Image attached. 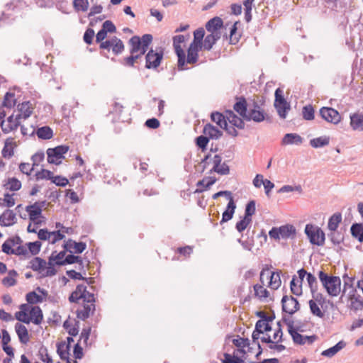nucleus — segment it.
<instances>
[{"label":"nucleus","instance_id":"1","mask_svg":"<svg viewBox=\"0 0 363 363\" xmlns=\"http://www.w3.org/2000/svg\"><path fill=\"white\" fill-rule=\"evenodd\" d=\"M318 278L330 296H337L341 291V279L339 277L329 275L323 271L318 272Z\"/></svg>","mask_w":363,"mask_h":363},{"label":"nucleus","instance_id":"2","mask_svg":"<svg viewBox=\"0 0 363 363\" xmlns=\"http://www.w3.org/2000/svg\"><path fill=\"white\" fill-rule=\"evenodd\" d=\"M153 37L151 34H144L142 37L133 35L128 40L130 45V53L135 54L141 50L142 54H145L150 50L149 46L152 43Z\"/></svg>","mask_w":363,"mask_h":363},{"label":"nucleus","instance_id":"3","mask_svg":"<svg viewBox=\"0 0 363 363\" xmlns=\"http://www.w3.org/2000/svg\"><path fill=\"white\" fill-rule=\"evenodd\" d=\"M164 56V48L158 47L155 50L151 48L145 54L146 69H157L161 64Z\"/></svg>","mask_w":363,"mask_h":363},{"label":"nucleus","instance_id":"4","mask_svg":"<svg viewBox=\"0 0 363 363\" xmlns=\"http://www.w3.org/2000/svg\"><path fill=\"white\" fill-rule=\"evenodd\" d=\"M304 231L312 245L318 246L324 245L325 235L320 228L309 223L306 225Z\"/></svg>","mask_w":363,"mask_h":363},{"label":"nucleus","instance_id":"5","mask_svg":"<svg viewBox=\"0 0 363 363\" xmlns=\"http://www.w3.org/2000/svg\"><path fill=\"white\" fill-rule=\"evenodd\" d=\"M173 47L176 55L177 56V67L179 70H184L185 68V51L182 48L181 43L185 41V37L184 35H174L172 38Z\"/></svg>","mask_w":363,"mask_h":363},{"label":"nucleus","instance_id":"6","mask_svg":"<svg viewBox=\"0 0 363 363\" xmlns=\"http://www.w3.org/2000/svg\"><path fill=\"white\" fill-rule=\"evenodd\" d=\"M283 92H274L275 99L274 106L281 119L286 118L289 111L291 109L290 103L286 101Z\"/></svg>","mask_w":363,"mask_h":363},{"label":"nucleus","instance_id":"7","mask_svg":"<svg viewBox=\"0 0 363 363\" xmlns=\"http://www.w3.org/2000/svg\"><path fill=\"white\" fill-rule=\"evenodd\" d=\"M69 150L67 145H58L54 148H48L47 150L48 162L59 165L61 164V160L64 158V155Z\"/></svg>","mask_w":363,"mask_h":363},{"label":"nucleus","instance_id":"8","mask_svg":"<svg viewBox=\"0 0 363 363\" xmlns=\"http://www.w3.org/2000/svg\"><path fill=\"white\" fill-rule=\"evenodd\" d=\"M282 311L292 315L300 310L301 306L296 298L284 295L281 301Z\"/></svg>","mask_w":363,"mask_h":363},{"label":"nucleus","instance_id":"9","mask_svg":"<svg viewBox=\"0 0 363 363\" xmlns=\"http://www.w3.org/2000/svg\"><path fill=\"white\" fill-rule=\"evenodd\" d=\"M280 273L281 271L270 272L268 269H263L260 272V281L264 284V278L266 276L267 279H269L268 286L274 290L277 289L281 283Z\"/></svg>","mask_w":363,"mask_h":363},{"label":"nucleus","instance_id":"10","mask_svg":"<svg viewBox=\"0 0 363 363\" xmlns=\"http://www.w3.org/2000/svg\"><path fill=\"white\" fill-rule=\"evenodd\" d=\"M102 47H105L103 50L109 52L111 50L115 55H119L125 49V45L121 39L116 36H113L111 38L107 40V43L103 44Z\"/></svg>","mask_w":363,"mask_h":363},{"label":"nucleus","instance_id":"11","mask_svg":"<svg viewBox=\"0 0 363 363\" xmlns=\"http://www.w3.org/2000/svg\"><path fill=\"white\" fill-rule=\"evenodd\" d=\"M320 116L327 122L337 124L341 119L339 112L330 107H322L320 109Z\"/></svg>","mask_w":363,"mask_h":363},{"label":"nucleus","instance_id":"12","mask_svg":"<svg viewBox=\"0 0 363 363\" xmlns=\"http://www.w3.org/2000/svg\"><path fill=\"white\" fill-rule=\"evenodd\" d=\"M15 8L16 6L13 3L6 4V9L2 12L0 17V27L5 24H10L15 20L16 17L13 13Z\"/></svg>","mask_w":363,"mask_h":363},{"label":"nucleus","instance_id":"13","mask_svg":"<svg viewBox=\"0 0 363 363\" xmlns=\"http://www.w3.org/2000/svg\"><path fill=\"white\" fill-rule=\"evenodd\" d=\"M17 223L16 213L12 210L6 209L0 216V225L9 227Z\"/></svg>","mask_w":363,"mask_h":363},{"label":"nucleus","instance_id":"14","mask_svg":"<svg viewBox=\"0 0 363 363\" xmlns=\"http://www.w3.org/2000/svg\"><path fill=\"white\" fill-rule=\"evenodd\" d=\"M17 147V143L13 138H8L4 142V146L1 150L2 157L6 159H10L14 155V149Z\"/></svg>","mask_w":363,"mask_h":363},{"label":"nucleus","instance_id":"15","mask_svg":"<svg viewBox=\"0 0 363 363\" xmlns=\"http://www.w3.org/2000/svg\"><path fill=\"white\" fill-rule=\"evenodd\" d=\"M31 306L28 303H22L19 306V311L15 313V318L19 322L25 324H29L28 313L30 311Z\"/></svg>","mask_w":363,"mask_h":363},{"label":"nucleus","instance_id":"16","mask_svg":"<svg viewBox=\"0 0 363 363\" xmlns=\"http://www.w3.org/2000/svg\"><path fill=\"white\" fill-rule=\"evenodd\" d=\"M267 115L264 112L263 109L261 110H255V109H249L247 115L245 118L247 121H253L257 123H260L264 121L267 118Z\"/></svg>","mask_w":363,"mask_h":363},{"label":"nucleus","instance_id":"17","mask_svg":"<svg viewBox=\"0 0 363 363\" xmlns=\"http://www.w3.org/2000/svg\"><path fill=\"white\" fill-rule=\"evenodd\" d=\"M28 315L29 323L32 322L35 325H40L43 319V314L42 309L38 306H31L30 311Z\"/></svg>","mask_w":363,"mask_h":363},{"label":"nucleus","instance_id":"18","mask_svg":"<svg viewBox=\"0 0 363 363\" xmlns=\"http://www.w3.org/2000/svg\"><path fill=\"white\" fill-rule=\"evenodd\" d=\"M350 125L353 130L363 131V113H354L350 116Z\"/></svg>","mask_w":363,"mask_h":363},{"label":"nucleus","instance_id":"19","mask_svg":"<svg viewBox=\"0 0 363 363\" xmlns=\"http://www.w3.org/2000/svg\"><path fill=\"white\" fill-rule=\"evenodd\" d=\"M235 208H236V204L234 201V199H230V201H228V203L226 206L225 210L223 211V213L222 214V219L220 221V223L223 224V223L231 220L235 213Z\"/></svg>","mask_w":363,"mask_h":363},{"label":"nucleus","instance_id":"20","mask_svg":"<svg viewBox=\"0 0 363 363\" xmlns=\"http://www.w3.org/2000/svg\"><path fill=\"white\" fill-rule=\"evenodd\" d=\"M203 133L210 139H218L223 135V132L211 123L204 125Z\"/></svg>","mask_w":363,"mask_h":363},{"label":"nucleus","instance_id":"21","mask_svg":"<svg viewBox=\"0 0 363 363\" xmlns=\"http://www.w3.org/2000/svg\"><path fill=\"white\" fill-rule=\"evenodd\" d=\"M15 330L21 343L27 344L29 342L28 330L24 325L19 323H16Z\"/></svg>","mask_w":363,"mask_h":363},{"label":"nucleus","instance_id":"22","mask_svg":"<svg viewBox=\"0 0 363 363\" xmlns=\"http://www.w3.org/2000/svg\"><path fill=\"white\" fill-rule=\"evenodd\" d=\"M205 27L208 32L218 31L223 27V21L220 17L215 16L206 22Z\"/></svg>","mask_w":363,"mask_h":363},{"label":"nucleus","instance_id":"23","mask_svg":"<svg viewBox=\"0 0 363 363\" xmlns=\"http://www.w3.org/2000/svg\"><path fill=\"white\" fill-rule=\"evenodd\" d=\"M225 114L226 121L228 120L233 126L241 130L245 128V123L243 120L238 116L233 111H226Z\"/></svg>","mask_w":363,"mask_h":363},{"label":"nucleus","instance_id":"24","mask_svg":"<svg viewBox=\"0 0 363 363\" xmlns=\"http://www.w3.org/2000/svg\"><path fill=\"white\" fill-rule=\"evenodd\" d=\"M254 231H252V235H249V230L247 231L246 234L242 235L240 238L238 239V242L241 245L244 250L251 251L255 245V240L253 238Z\"/></svg>","mask_w":363,"mask_h":363},{"label":"nucleus","instance_id":"25","mask_svg":"<svg viewBox=\"0 0 363 363\" xmlns=\"http://www.w3.org/2000/svg\"><path fill=\"white\" fill-rule=\"evenodd\" d=\"M248 105L245 98L241 97L233 106L234 110L245 120L248 113Z\"/></svg>","mask_w":363,"mask_h":363},{"label":"nucleus","instance_id":"26","mask_svg":"<svg viewBox=\"0 0 363 363\" xmlns=\"http://www.w3.org/2000/svg\"><path fill=\"white\" fill-rule=\"evenodd\" d=\"M23 118V114L19 113L16 115V118H13L14 122L13 124H8L4 125L5 121H1L0 126L2 129L3 133H9L11 131L16 130L18 126L21 125V119Z\"/></svg>","mask_w":363,"mask_h":363},{"label":"nucleus","instance_id":"27","mask_svg":"<svg viewBox=\"0 0 363 363\" xmlns=\"http://www.w3.org/2000/svg\"><path fill=\"white\" fill-rule=\"evenodd\" d=\"M303 138L297 133H286L281 140L282 145H297L303 143Z\"/></svg>","mask_w":363,"mask_h":363},{"label":"nucleus","instance_id":"28","mask_svg":"<svg viewBox=\"0 0 363 363\" xmlns=\"http://www.w3.org/2000/svg\"><path fill=\"white\" fill-rule=\"evenodd\" d=\"M279 228L281 238L284 240L294 238L296 233L295 227L291 224H286Z\"/></svg>","mask_w":363,"mask_h":363},{"label":"nucleus","instance_id":"29","mask_svg":"<svg viewBox=\"0 0 363 363\" xmlns=\"http://www.w3.org/2000/svg\"><path fill=\"white\" fill-rule=\"evenodd\" d=\"M346 346V342L344 340L339 341L334 346L323 350L321 353V355L331 358L335 356L338 352L345 348Z\"/></svg>","mask_w":363,"mask_h":363},{"label":"nucleus","instance_id":"30","mask_svg":"<svg viewBox=\"0 0 363 363\" xmlns=\"http://www.w3.org/2000/svg\"><path fill=\"white\" fill-rule=\"evenodd\" d=\"M26 211L28 213L29 219L30 220H35L42 215V209L38 206V202H35L32 205L27 206Z\"/></svg>","mask_w":363,"mask_h":363},{"label":"nucleus","instance_id":"31","mask_svg":"<svg viewBox=\"0 0 363 363\" xmlns=\"http://www.w3.org/2000/svg\"><path fill=\"white\" fill-rule=\"evenodd\" d=\"M29 267L32 269L35 272H41L46 268L47 262L43 258L39 257H35L33 258L30 262Z\"/></svg>","mask_w":363,"mask_h":363},{"label":"nucleus","instance_id":"32","mask_svg":"<svg viewBox=\"0 0 363 363\" xmlns=\"http://www.w3.org/2000/svg\"><path fill=\"white\" fill-rule=\"evenodd\" d=\"M351 235L359 242H363V223H353L350 228Z\"/></svg>","mask_w":363,"mask_h":363},{"label":"nucleus","instance_id":"33","mask_svg":"<svg viewBox=\"0 0 363 363\" xmlns=\"http://www.w3.org/2000/svg\"><path fill=\"white\" fill-rule=\"evenodd\" d=\"M36 135L39 139L50 140L53 137V130L50 126L45 125L37 129Z\"/></svg>","mask_w":363,"mask_h":363},{"label":"nucleus","instance_id":"34","mask_svg":"<svg viewBox=\"0 0 363 363\" xmlns=\"http://www.w3.org/2000/svg\"><path fill=\"white\" fill-rule=\"evenodd\" d=\"M34 108V104L30 101H24L18 105V111L23 114V118L27 119L32 113Z\"/></svg>","mask_w":363,"mask_h":363},{"label":"nucleus","instance_id":"35","mask_svg":"<svg viewBox=\"0 0 363 363\" xmlns=\"http://www.w3.org/2000/svg\"><path fill=\"white\" fill-rule=\"evenodd\" d=\"M95 311V305L94 304H84V308L82 310L77 311V317L79 319L82 320H85L90 315L91 311Z\"/></svg>","mask_w":363,"mask_h":363},{"label":"nucleus","instance_id":"36","mask_svg":"<svg viewBox=\"0 0 363 363\" xmlns=\"http://www.w3.org/2000/svg\"><path fill=\"white\" fill-rule=\"evenodd\" d=\"M290 290L293 294L297 296H300L303 294L302 284L298 281L296 275L293 276L290 282Z\"/></svg>","mask_w":363,"mask_h":363},{"label":"nucleus","instance_id":"37","mask_svg":"<svg viewBox=\"0 0 363 363\" xmlns=\"http://www.w3.org/2000/svg\"><path fill=\"white\" fill-rule=\"evenodd\" d=\"M342 221V214L340 213H334L328 220V228L330 231H335L338 228Z\"/></svg>","mask_w":363,"mask_h":363},{"label":"nucleus","instance_id":"38","mask_svg":"<svg viewBox=\"0 0 363 363\" xmlns=\"http://www.w3.org/2000/svg\"><path fill=\"white\" fill-rule=\"evenodd\" d=\"M211 119L215 122L221 128L223 126H227L226 115L224 116L223 113L219 112H213L211 114Z\"/></svg>","mask_w":363,"mask_h":363},{"label":"nucleus","instance_id":"39","mask_svg":"<svg viewBox=\"0 0 363 363\" xmlns=\"http://www.w3.org/2000/svg\"><path fill=\"white\" fill-rule=\"evenodd\" d=\"M330 143V138L327 136L318 137L310 140V145L314 148H319L326 146Z\"/></svg>","mask_w":363,"mask_h":363},{"label":"nucleus","instance_id":"40","mask_svg":"<svg viewBox=\"0 0 363 363\" xmlns=\"http://www.w3.org/2000/svg\"><path fill=\"white\" fill-rule=\"evenodd\" d=\"M255 296L260 301H263L269 296V292L267 289H264L262 285L255 284L254 286Z\"/></svg>","mask_w":363,"mask_h":363},{"label":"nucleus","instance_id":"41","mask_svg":"<svg viewBox=\"0 0 363 363\" xmlns=\"http://www.w3.org/2000/svg\"><path fill=\"white\" fill-rule=\"evenodd\" d=\"M9 276L3 278L1 282L4 286H13L16 284V277L18 276V273L15 269L9 270Z\"/></svg>","mask_w":363,"mask_h":363},{"label":"nucleus","instance_id":"42","mask_svg":"<svg viewBox=\"0 0 363 363\" xmlns=\"http://www.w3.org/2000/svg\"><path fill=\"white\" fill-rule=\"evenodd\" d=\"M77 263L78 264H82V259L80 256L74 255L72 254L67 255L63 261H60L58 264L62 265L72 264Z\"/></svg>","mask_w":363,"mask_h":363},{"label":"nucleus","instance_id":"43","mask_svg":"<svg viewBox=\"0 0 363 363\" xmlns=\"http://www.w3.org/2000/svg\"><path fill=\"white\" fill-rule=\"evenodd\" d=\"M39 359L45 362V363H52V359L51 356L48 353V348L44 346L41 345L38 350V354Z\"/></svg>","mask_w":363,"mask_h":363},{"label":"nucleus","instance_id":"44","mask_svg":"<svg viewBox=\"0 0 363 363\" xmlns=\"http://www.w3.org/2000/svg\"><path fill=\"white\" fill-rule=\"evenodd\" d=\"M0 89H7L8 91H20V88L6 79L4 76L0 75Z\"/></svg>","mask_w":363,"mask_h":363},{"label":"nucleus","instance_id":"45","mask_svg":"<svg viewBox=\"0 0 363 363\" xmlns=\"http://www.w3.org/2000/svg\"><path fill=\"white\" fill-rule=\"evenodd\" d=\"M209 138L205 135H199L196 138L195 143L196 145L201 150L202 152H204L207 149L208 144L209 143Z\"/></svg>","mask_w":363,"mask_h":363},{"label":"nucleus","instance_id":"46","mask_svg":"<svg viewBox=\"0 0 363 363\" xmlns=\"http://www.w3.org/2000/svg\"><path fill=\"white\" fill-rule=\"evenodd\" d=\"M187 55H185V64L194 65L198 62L199 52L190 48H187Z\"/></svg>","mask_w":363,"mask_h":363},{"label":"nucleus","instance_id":"47","mask_svg":"<svg viewBox=\"0 0 363 363\" xmlns=\"http://www.w3.org/2000/svg\"><path fill=\"white\" fill-rule=\"evenodd\" d=\"M255 0H245L243 5L245 6V20L249 23L252 20V4Z\"/></svg>","mask_w":363,"mask_h":363},{"label":"nucleus","instance_id":"48","mask_svg":"<svg viewBox=\"0 0 363 363\" xmlns=\"http://www.w3.org/2000/svg\"><path fill=\"white\" fill-rule=\"evenodd\" d=\"M330 241L334 245H339L344 240V235L340 231H337L335 230V231H331L330 233L328 235Z\"/></svg>","mask_w":363,"mask_h":363},{"label":"nucleus","instance_id":"49","mask_svg":"<svg viewBox=\"0 0 363 363\" xmlns=\"http://www.w3.org/2000/svg\"><path fill=\"white\" fill-rule=\"evenodd\" d=\"M26 299L28 304H35L43 301V297L34 291L28 293L26 296Z\"/></svg>","mask_w":363,"mask_h":363},{"label":"nucleus","instance_id":"50","mask_svg":"<svg viewBox=\"0 0 363 363\" xmlns=\"http://www.w3.org/2000/svg\"><path fill=\"white\" fill-rule=\"evenodd\" d=\"M14 96V92H6L2 106L9 108L13 107L16 105Z\"/></svg>","mask_w":363,"mask_h":363},{"label":"nucleus","instance_id":"51","mask_svg":"<svg viewBox=\"0 0 363 363\" xmlns=\"http://www.w3.org/2000/svg\"><path fill=\"white\" fill-rule=\"evenodd\" d=\"M314 108L312 105L304 106L302 108V116L303 119L306 121H311L314 118Z\"/></svg>","mask_w":363,"mask_h":363},{"label":"nucleus","instance_id":"52","mask_svg":"<svg viewBox=\"0 0 363 363\" xmlns=\"http://www.w3.org/2000/svg\"><path fill=\"white\" fill-rule=\"evenodd\" d=\"M107 33L101 28L97 33L96 34V43L99 44V49L104 50L105 47H102L103 44L107 43V40H105L107 38Z\"/></svg>","mask_w":363,"mask_h":363},{"label":"nucleus","instance_id":"53","mask_svg":"<svg viewBox=\"0 0 363 363\" xmlns=\"http://www.w3.org/2000/svg\"><path fill=\"white\" fill-rule=\"evenodd\" d=\"M73 7L76 11H86L89 8L88 0H74Z\"/></svg>","mask_w":363,"mask_h":363},{"label":"nucleus","instance_id":"54","mask_svg":"<svg viewBox=\"0 0 363 363\" xmlns=\"http://www.w3.org/2000/svg\"><path fill=\"white\" fill-rule=\"evenodd\" d=\"M309 307L311 312L313 315L318 317L323 318L324 316V313L320 310L318 307L317 303L313 300H310L308 301Z\"/></svg>","mask_w":363,"mask_h":363},{"label":"nucleus","instance_id":"55","mask_svg":"<svg viewBox=\"0 0 363 363\" xmlns=\"http://www.w3.org/2000/svg\"><path fill=\"white\" fill-rule=\"evenodd\" d=\"M26 245L30 254L35 256L40 252L42 243L40 241H35L29 242Z\"/></svg>","mask_w":363,"mask_h":363},{"label":"nucleus","instance_id":"56","mask_svg":"<svg viewBox=\"0 0 363 363\" xmlns=\"http://www.w3.org/2000/svg\"><path fill=\"white\" fill-rule=\"evenodd\" d=\"M95 32L91 28H87L83 35V40L86 45H91L94 42Z\"/></svg>","mask_w":363,"mask_h":363},{"label":"nucleus","instance_id":"57","mask_svg":"<svg viewBox=\"0 0 363 363\" xmlns=\"http://www.w3.org/2000/svg\"><path fill=\"white\" fill-rule=\"evenodd\" d=\"M288 333L291 335L294 344L298 345H303L305 344L304 335H302L299 333L294 332L291 330H288Z\"/></svg>","mask_w":363,"mask_h":363},{"label":"nucleus","instance_id":"58","mask_svg":"<svg viewBox=\"0 0 363 363\" xmlns=\"http://www.w3.org/2000/svg\"><path fill=\"white\" fill-rule=\"evenodd\" d=\"M240 23V21H235L230 30V44L235 45L239 41V38L235 35L238 31V24Z\"/></svg>","mask_w":363,"mask_h":363},{"label":"nucleus","instance_id":"59","mask_svg":"<svg viewBox=\"0 0 363 363\" xmlns=\"http://www.w3.org/2000/svg\"><path fill=\"white\" fill-rule=\"evenodd\" d=\"M283 322L287 325L288 330H291L296 333H302L304 331V330L302 328L301 325H294V320H290L287 318L286 317L284 316L282 318Z\"/></svg>","mask_w":363,"mask_h":363},{"label":"nucleus","instance_id":"60","mask_svg":"<svg viewBox=\"0 0 363 363\" xmlns=\"http://www.w3.org/2000/svg\"><path fill=\"white\" fill-rule=\"evenodd\" d=\"M255 204V200H251L247 203L245 210V217L252 218V215L255 214L256 211Z\"/></svg>","mask_w":363,"mask_h":363},{"label":"nucleus","instance_id":"61","mask_svg":"<svg viewBox=\"0 0 363 363\" xmlns=\"http://www.w3.org/2000/svg\"><path fill=\"white\" fill-rule=\"evenodd\" d=\"M251 222L252 218H248L244 216L242 219L236 223L235 228L239 233H242Z\"/></svg>","mask_w":363,"mask_h":363},{"label":"nucleus","instance_id":"62","mask_svg":"<svg viewBox=\"0 0 363 363\" xmlns=\"http://www.w3.org/2000/svg\"><path fill=\"white\" fill-rule=\"evenodd\" d=\"M306 280L308 284V286L311 289V291L312 294H314L317 291L318 286H317V279L316 277L311 273H308L306 277Z\"/></svg>","mask_w":363,"mask_h":363},{"label":"nucleus","instance_id":"63","mask_svg":"<svg viewBox=\"0 0 363 363\" xmlns=\"http://www.w3.org/2000/svg\"><path fill=\"white\" fill-rule=\"evenodd\" d=\"M7 184H9V189L11 191H18L21 188V182L16 177L9 178Z\"/></svg>","mask_w":363,"mask_h":363},{"label":"nucleus","instance_id":"64","mask_svg":"<svg viewBox=\"0 0 363 363\" xmlns=\"http://www.w3.org/2000/svg\"><path fill=\"white\" fill-rule=\"evenodd\" d=\"M216 43L217 42L214 40V37L211 36V34H208L203 42L204 50L210 51Z\"/></svg>","mask_w":363,"mask_h":363}]
</instances>
